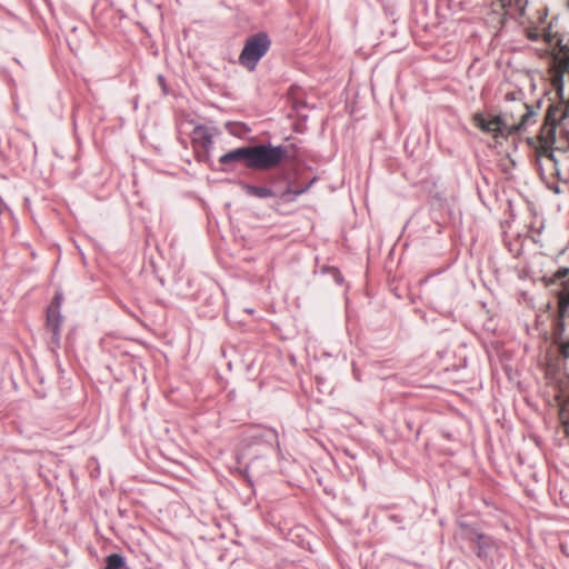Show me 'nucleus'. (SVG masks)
I'll return each instance as SVG.
<instances>
[{"instance_id":"obj_15","label":"nucleus","mask_w":569,"mask_h":569,"mask_svg":"<svg viewBox=\"0 0 569 569\" xmlns=\"http://www.w3.org/2000/svg\"><path fill=\"white\" fill-rule=\"evenodd\" d=\"M61 303H62V296L60 293H57L49 308H57V310H60Z\"/></svg>"},{"instance_id":"obj_3","label":"nucleus","mask_w":569,"mask_h":569,"mask_svg":"<svg viewBox=\"0 0 569 569\" xmlns=\"http://www.w3.org/2000/svg\"><path fill=\"white\" fill-rule=\"evenodd\" d=\"M270 40L263 32L250 37L242 49L239 62L249 70H253L258 61L267 53Z\"/></svg>"},{"instance_id":"obj_1","label":"nucleus","mask_w":569,"mask_h":569,"mask_svg":"<svg viewBox=\"0 0 569 569\" xmlns=\"http://www.w3.org/2000/svg\"><path fill=\"white\" fill-rule=\"evenodd\" d=\"M283 146L256 144L233 149L219 158L223 171H230L238 162L251 170H269L278 167L287 157Z\"/></svg>"},{"instance_id":"obj_12","label":"nucleus","mask_w":569,"mask_h":569,"mask_svg":"<svg viewBox=\"0 0 569 569\" xmlns=\"http://www.w3.org/2000/svg\"><path fill=\"white\" fill-rule=\"evenodd\" d=\"M243 189L247 194L256 198H270L273 196V191L267 187H254L250 184H244Z\"/></svg>"},{"instance_id":"obj_13","label":"nucleus","mask_w":569,"mask_h":569,"mask_svg":"<svg viewBox=\"0 0 569 569\" xmlns=\"http://www.w3.org/2000/svg\"><path fill=\"white\" fill-rule=\"evenodd\" d=\"M491 13L497 16L498 23H505L507 20V14L505 13V4L501 0H495L490 4Z\"/></svg>"},{"instance_id":"obj_4","label":"nucleus","mask_w":569,"mask_h":569,"mask_svg":"<svg viewBox=\"0 0 569 569\" xmlns=\"http://www.w3.org/2000/svg\"><path fill=\"white\" fill-rule=\"evenodd\" d=\"M547 14L548 12L546 8L537 9L535 16H526L525 19H521V23H528L525 28V34L529 40L537 41L542 38L548 46H551L553 41H556V36L546 28L536 26L537 22L542 23L547 18Z\"/></svg>"},{"instance_id":"obj_7","label":"nucleus","mask_w":569,"mask_h":569,"mask_svg":"<svg viewBox=\"0 0 569 569\" xmlns=\"http://www.w3.org/2000/svg\"><path fill=\"white\" fill-rule=\"evenodd\" d=\"M556 139V123L553 122H546L540 128V132L537 137V150L539 154L549 157L552 151V146L555 143Z\"/></svg>"},{"instance_id":"obj_10","label":"nucleus","mask_w":569,"mask_h":569,"mask_svg":"<svg viewBox=\"0 0 569 569\" xmlns=\"http://www.w3.org/2000/svg\"><path fill=\"white\" fill-rule=\"evenodd\" d=\"M468 539L476 545L478 557H483L485 549L490 545V539L478 532H468Z\"/></svg>"},{"instance_id":"obj_16","label":"nucleus","mask_w":569,"mask_h":569,"mask_svg":"<svg viewBox=\"0 0 569 569\" xmlns=\"http://www.w3.org/2000/svg\"><path fill=\"white\" fill-rule=\"evenodd\" d=\"M560 353L563 358H569V340L560 345Z\"/></svg>"},{"instance_id":"obj_6","label":"nucleus","mask_w":569,"mask_h":569,"mask_svg":"<svg viewBox=\"0 0 569 569\" xmlns=\"http://www.w3.org/2000/svg\"><path fill=\"white\" fill-rule=\"evenodd\" d=\"M557 47L553 49V64L556 69V79L569 74V41L557 39Z\"/></svg>"},{"instance_id":"obj_5","label":"nucleus","mask_w":569,"mask_h":569,"mask_svg":"<svg viewBox=\"0 0 569 569\" xmlns=\"http://www.w3.org/2000/svg\"><path fill=\"white\" fill-rule=\"evenodd\" d=\"M551 281L561 286L557 295L559 315L563 318L569 307V269H559L553 274Z\"/></svg>"},{"instance_id":"obj_11","label":"nucleus","mask_w":569,"mask_h":569,"mask_svg":"<svg viewBox=\"0 0 569 569\" xmlns=\"http://www.w3.org/2000/svg\"><path fill=\"white\" fill-rule=\"evenodd\" d=\"M559 419L563 428V433L569 436V397L560 402Z\"/></svg>"},{"instance_id":"obj_2","label":"nucleus","mask_w":569,"mask_h":569,"mask_svg":"<svg viewBox=\"0 0 569 569\" xmlns=\"http://www.w3.org/2000/svg\"><path fill=\"white\" fill-rule=\"evenodd\" d=\"M520 108L523 110V113L520 117V121L516 123H508L507 114L493 116L490 119H486L481 113H476L472 118L473 124L482 130L486 133H491L495 138H498L499 134L516 133L521 130H525L526 127L535 121V111L526 103H521Z\"/></svg>"},{"instance_id":"obj_9","label":"nucleus","mask_w":569,"mask_h":569,"mask_svg":"<svg viewBox=\"0 0 569 569\" xmlns=\"http://www.w3.org/2000/svg\"><path fill=\"white\" fill-rule=\"evenodd\" d=\"M61 325L60 310L57 308H48L47 311V327L52 331L54 336L59 333Z\"/></svg>"},{"instance_id":"obj_14","label":"nucleus","mask_w":569,"mask_h":569,"mask_svg":"<svg viewBox=\"0 0 569 569\" xmlns=\"http://www.w3.org/2000/svg\"><path fill=\"white\" fill-rule=\"evenodd\" d=\"M124 566V559L119 553H112L106 559L104 569H121Z\"/></svg>"},{"instance_id":"obj_8","label":"nucleus","mask_w":569,"mask_h":569,"mask_svg":"<svg viewBox=\"0 0 569 569\" xmlns=\"http://www.w3.org/2000/svg\"><path fill=\"white\" fill-rule=\"evenodd\" d=\"M191 140L194 148H201L208 151L212 144V136L204 127H196L191 134Z\"/></svg>"}]
</instances>
